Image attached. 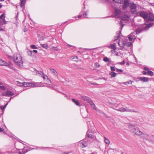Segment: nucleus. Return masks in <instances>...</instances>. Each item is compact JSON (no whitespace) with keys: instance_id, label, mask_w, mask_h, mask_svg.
Listing matches in <instances>:
<instances>
[{"instance_id":"9d476101","label":"nucleus","mask_w":154,"mask_h":154,"mask_svg":"<svg viewBox=\"0 0 154 154\" xmlns=\"http://www.w3.org/2000/svg\"><path fill=\"white\" fill-rule=\"evenodd\" d=\"M148 19L146 20L147 22H148L149 21H152L154 20V15L152 13L148 14L147 16Z\"/></svg>"},{"instance_id":"052dcab7","label":"nucleus","mask_w":154,"mask_h":154,"mask_svg":"<svg viewBox=\"0 0 154 154\" xmlns=\"http://www.w3.org/2000/svg\"><path fill=\"white\" fill-rule=\"evenodd\" d=\"M67 46L69 47H71L72 46L71 45L69 44H67Z\"/></svg>"},{"instance_id":"8fccbe9b","label":"nucleus","mask_w":154,"mask_h":154,"mask_svg":"<svg viewBox=\"0 0 154 154\" xmlns=\"http://www.w3.org/2000/svg\"><path fill=\"white\" fill-rule=\"evenodd\" d=\"M110 68H111V70L112 71H115V69L114 67L113 66H111Z\"/></svg>"},{"instance_id":"69168bd1","label":"nucleus","mask_w":154,"mask_h":154,"mask_svg":"<svg viewBox=\"0 0 154 154\" xmlns=\"http://www.w3.org/2000/svg\"><path fill=\"white\" fill-rule=\"evenodd\" d=\"M65 97H66L67 98H68V96L67 95V94H66L65 95Z\"/></svg>"},{"instance_id":"5fc2aeb1","label":"nucleus","mask_w":154,"mask_h":154,"mask_svg":"<svg viewBox=\"0 0 154 154\" xmlns=\"http://www.w3.org/2000/svg\"><path fill=\"white\" fill-rule=\"evenodd\" d=\"M131 109H125V111L130 112Z\"/></svg>"},{"instance_id":"a878e982","label":"nucleus","mask_w":154,"mask_h":154,"mask_svg":"<svg viewBox=\"0 0 154 154\" xmlns=\"http://www.w3.org/2000/svg\"><path fill=\"white\" fill-rule=\"evenodd\" d=\"M27 147H24L22 149V152H23V154H24L26 152L29 151V150L28 149H25V148H27Z\"/></svg>"},{"instance_id":"5701e85b","label":"nucleus","mask_w":154,"mask_h":154,"mask_svg":"<svg viewBox=\"0 0 154 154\" xmlns=\"http://www.w3.org/2000/svg\"><path fill=\"white\" fill-rule=\"evenodd\" d=\"M139 79L140 81H143L144 82H146L148 81V78H138Z\"/></svg>"},{"instance_id":"e433bc0d","label":"nucleus","mask_w":154,"mask_h":154,"mask_svg":"<svg viewBox=\"0 0 154 154\" xmlns=\"http://www.w3.org/2000/svg\"><path fill=\"white\" fill-rule=\"evenodd\" d=\"M100 66V65L99 64L97 63H96L95 64V65L94 66V67L95 68H98Z\"/></svg>"},{"instance_id":"f257e3e1","label":"nucleus","mask_w":154,"mask_h":154,"mask_svg":"<svg viewBox=\"0 0 154 154\" xmlns=\"http://www.w3.org/2000/svg\"><path fill=\"white\" fill-rule=\"evenodd\" d=\"M121 35V32L120 31L119 33L117 34V38H115L114 40H116L118 38H119V41L118 42L119 45L121 47H123L125 45H126L128 47L130 46L131 45V42H127V39H126L125 37L123 36H120Z\"/></svg>"},{"instance_id":"a211bd4d","label":"nucleus","mask_w":154,"mask_h":154,"mask_svg":"<svg viewBox=\"0 0 154 154\" xmlns=\"http://www.w3.org/2000/svg\"><path fill=\"white\" fill-rule=\"evenodd\" d=\"M144 69L147 71V73L150 76H152L153 75V73L152 72L149 70V69L145 67L144 68Z\"/></svg>"},{"instance_id":"4468645a","label":"nucleus","mask_w":154,"mask_h":154,"mask_svg":"<svg viewBox=\"0 0 154 154\" xmlns=\"http://www.w3.org/2000/svg\"><path fill=\"white\" fill-rule=\"evenodd\" d=\"M87 141L86 140V138H85L83 140V141L81 143V146L82 148H84L87 147L88 145L87 143Z\"/></svg>"},{"instance_id":"e2e57ef3","label":"nucleus","mask_w":154,"mask_h":154,"mask_svg":"<svg viewBox=\"0 0 154 154\" xmlns=\"http://www.w3.org/2000/svg\"><path fill=\"white\" fill-rule=\"evenodd\" d=\"M3 30V28L0 26V31H2Z\"/></svg>"},{"instance_id":"473e14b6","label":"nucleus","mask_w":154,"mask_h":154,"mask_svg":"<svg viewBox=\"0 0 154 154\" xmlns=\"http://www.w3.org/2000/svg\"><path fill=\"white\" fill-rule=\"evenodd\" d=\"M41 45L42 47L46 49H47L48 46V45L47 44H41Z\"/></svg>"},{"instance_id":"c03bdc74","label":"nucleus","mask_w":154,"mask_h":154,"mask_svg":"<svg viewBox=\"0 0 154 154\" xmlns=\"http://www.w3.org/2000/svg\"><path fill=\"white\" fill-rule=\"evenodd\" d=\"M116 71L117 72H123V70L120 69H116Z\"/></svg>"},{"instance_id":"bf43d9fd","label":"nucleus","mask_w":154,"mask_h":154,"mask_svg":"<svg viewBox=\"0 0 154 154\" xmlns=\"http://www.w3.org/2000/svg\"><path fill=\"white\" fill-rule=\"evenodd\" d=\"M33 52H35V53H37V52H38V51H37V50H33Z\"/></svg>"},{"instance_id":"7ed1b4c3","label":"nucleus","mask_w":154,"mask_h":154,"mask_svg":"<svg viewBox=\"0 0 154 154\" xmlns=\"http://www.w3.org/2000/svg\"><path fill=\"white\" fill-rule=\"evenodd\" d=\"M14 60L17 65L20 67H21L23 66V61L22 57L19 54H17L14 56Z\"/></svg>"},{"instance_id":"7c9ffc66","label":"nucleus","mask_w":154,"mask_h":154,"mask_svg":"<svg viewBox=\"0 0 154 154\" xmlns=\"http://www.w3.org/2000/svg\"><path fill=\"white\" fill-rule=\"evenodd\" d=\"M117 110L119 111L124 112L125 111V109L123 107H122L119 108L118 109H117Z\"/></svg>"},{"instance_id":"6ab92c4d","label":"nucleus","mask_w":154,"mask_h":154,"mask_svg":"<svg viewBox=\"0 0 154 154\" xmlns=\"http://www.w3.org/2000/svg\"><path fill=\"white\" fill-rule=\"evenodd\" d=\"M115 15L116 16H119L121 14L120 10L119 9H116L114 13Z\"/></svg>"},{"instance_id":"4be33fe9","label":"nucleus","mask_w":154,"mask_h":154,"mask_svg":"<svg viewBox=\"0 0 154 154\" xmlns=\"http://www.w3.org/2000/svg\"><path fill=\"white\" fill-rule=\"evenodd\" d=\"M43 78L44 79V80L47 82V83L49 85H51V82L49 78Z\"/></svg>"},{"instance_id":"338daca9","label":"nucleus","mask_w":154,"mask_h":154,"mask_svg":"<svg viewBox=\"0 0 154 154\" xmlns=\"http://www.w3.org/2000/svg\"><path fill=\"white\" fill-rule=\"evenodd\" d=\"M91 154H97V153L96 152H92L91 153Z\"/></svg>"},{"instance_id":"4d7b16f0","label":"nucleus","mask_w":154,"mask_h":154,"mask_svg":"<svg viewBox=\"0 0 154 154\" xmlns=\"http://www.w3.org/2000/svg\"><path fill=\"white\" fill-rule=\"evenodd\" d=\"M4 129L2 128H1L0 127V132H3L4 131Z\"/></svg>"},{"instance_id":"1a4fd4ad","label":"nucleus","mask_w":154,"mask_h":154,"mask_svg":"<svg viewBox=\"0 0 154 154\" xmlns=\"http://www.w3.org/2000/svg\"><path fill=\"white\" fill-rule=\"evenodd\" d=\"M0 65L1 66H8L9 68L11 69L13 68L11 65H9L7 63L1 58H0Z\"/></svg>"},{"instance_id":"dca6fc26","label":"nucleus","mask_w":154,"mask_h":154,"mask_svg":"<svg viewBox=\"0 0 154 154\" xmlns=\"http://www.w3.org/2000/svg\"><path fill=\"white\" fill-rule=\"evenodd\" d=\"M90 104L92 108L96 111L100 112V110L98 109L96 107V106L95 104L91 100V102L89 103Z\"/></svg>"},{"instance_id":"20e7f679","label":"nucleus","mask_w":154,"mask_h":154,"mask_svg":"<svg viewBox=\"0 0 154 154\" xmlns=\"http://www.w3.org/2000/svg\"><path fill=\"white\" fill-rule=\"evenodd\" d=\"M88 130L87 132L85 138L87 139V137L88 138L94 139V136L92 134V133H94L95 131L94 127L93 126L91 127V125H89L88 123Z\"/></svg>"},{"instance_id":"39448f33","label":"nucleus","mask_w":154,"mask_h":154,"mask_svg":"<svg viewBox=\"0 0 154 154\" xmlns=\"http://www.w3.org/2000/svg\"><path fill=\"white\" fill-rule=\"evenodd\" d=\"M130 125L133 127L132 129L134 134L138 135H140L143 134V133L139 130L138 128H135V126L132 124H130Z\"/></svg>"},{"instance_id":"de8ad7c7","label":"nucleus","mask_w":154,"mask_h":154,"mask_svg":"<svg viewBox=\"0 0 154 154\" xmlns=\"http://www.w3.org/2000/svg\"><path fill=\"white\" fill-rule=\"evenodd\" d=\"M90 83V84L92 85H97L98 84L97 83H96L94 82H89Z\"/></svg>"},{"instance_id":"2eb2a0df","label":"nucleus","mask_w":154,"mask_h":154,"mask_svg":"<svg viewBox=\"0 0 154 154\" xmlns=\"http://www.w3.org/2000/svg\"><path fill=\"white\" fill-rule=\"evenodd\" d=\"M142 134H143L142 137L144 138L147 140L150 141L151 138V136H150L149 135L145 134L143 133Z\"/></svg>"},{"instance_id":"9b49d317","label":"nucleus","mask_w":154,"mask_h":154,"mask_svg":"<svg viewBox=\"0 0 154 154\" xmlns=\"http://www.w3.org/2000/svg\"><path fill=\"white\" fill-rule=\"evenodd\" d=\"M81 99L86 103H89L91 100L89 97L85 96H83L81 97Z\"/></svg>"},{"instance_id":"680f3d73","label":"nucleus","mask_w":154,"mask_h":154,"mask_svg":"<svg viewBox=\"0 0 154 154\" xmlns=\"http://www.w3.org/2000/svg\"><path fill=\"white\" fill-rule=\"evenodd\" d=\"M143 74H145L146 73V72L145 71H143Z\"/></svg>"},{"instance_id":"412c9836","label":"nucleus","mask_w":154,"mask_h":154,"mask_svg":"<svg viewBox=\"0 0 154 154\" xmlns=\"http://www.w3.org/2000/svg\"><path fill=\"white\" fill-rule=\"evenodd\" d=\"M50 72H51L52 73L53 75H54V76H58V73L54 69H50Z\"/></svg>"},{"instance_id":"79ce46f5","label":"nucleus","mask_w":154,"mask_h":154,"mask_svg":"<svg viewBox=\"0 0 154 154\" xmlns=\"http://www.w3.org/2000/svg\"><path fill=\"white\" fill-rule=\"evenodd\" d=\"M0 88L4 90L6 89V87L3 86H0Z\"/></svg>"},{"instance_id":"ddd939ff","label":"nucleus","mask_w":154,"mask_h":154,"mask_svg":"<svg viewBox=\"0 0 154 154\" xmlns=\"http://www.w3.org/2000/svg\"><path fill=\"white\" fill-rule=\"evenodd\" d=\"M14 95V93L10 91H7L5 93L2 94V96H12Z\"/></svg>"},{"instance_id":"3c124183","label":"nucleus","mask_w":154,"mask_h":154,"mask_svg":"<svg viewBox=\"0 0 154 154\" xmlns=\"http://www.w3.org/2000/svg\"><path fill=\"white\" fill-rule=\"evenodd\" d=\"M130 112H136V113L138 112L137 111H136L134 109H132V110L131 109V111H130Z\"/></svg>"},{"instance_id":"72a5a7b5","label":"nucleus","mask_w":154,"mask_h":154,"mask_svg":"<svg viewBox=\"0 0 154 154\" xmlns=\"http://www.w3.org/2000/svg\"><path fill=\"white\" fill-rule=\"evenodd\" d=\"M117 74L115 72H112L110 73L111 77H115L116 76Z\"/></svg>"},{"instance_id":"2f4dec72","label":"nucleus","mask_w":154,"mask_h":154,"mask_svg":"<svg viewBox=\"0 0 154 154\" xmlns=\"http://www.w3.org/2000/svg\"><path fill=\"white\" fill-rule=\"evenodd\" d=\"M122 19L124 20H128L129 19V17L128 16H125L122 17Z\"/></svg>"},{"instance_id":"09e8293b","label":"nucleus","mask_w":154,"mask_h":154,"mask_svg":"<svg viewBox=\"0 0 154 154\" xmlns=\"http://www.w3.org/2000/svg\"><path fill=\"white\" fill-rule=\"evenodd\" d=\"M119 64L120 65H124L125 64V61L123 60L122 62L119 63Z\"/></svg>"},{"instance_id":"c85d7f7f","label":"nucleus","mask_w":154,"mask_h":154,"mask_svg":"<svg viewBox=\"0 0 154 154\" xmlns=\"http://www.w3.org/2000/svg\"><path fill=\"white\" fill-rule=\"evenodd\" d=\"M152 25V23H149L148 25L146 26L145 29H146L151 27Z\"/></svg>"},{"instance_id":"a18cd8bd","label":"nucleus","mask_w":154,"mask_h":154,"mask_svg":"<svg viewBox=\"0 0 154 154\" xmlns=\"http://www.w3.org/2000/svg\"><path fill=\"white\" fill-rule=\"evenodd\" d=\"M30 47L31 48L33 49H36L37 47H36V46L35 45H32L30 46Z\"/></svg>"},{"instance_id":"f704fd0d","label":"nucleus","mask_w":154,"mask_h":154,"mask_svg":"<svg viewBox=\"0 0 154 154\" xmlns=\"http://www.w3.org/2000/svg\"><path fill=\"white\" fill-rule=\"evenodd\" d=\"M132 83V82L131 80H130L128 81H127L125 82L122 83V84H124L125 85H128L130 84H131Z\"/></svg>"},{"instance_id":"6e6552de","label":"nucleus","mask_w":154,"mask_h":154,"mask_svg":"<svg viewBox=\"0 0 154 154\" xmlns=\"http://www.w3.org/2000/svg\"><path fill=\"white\" fill-rule=\"evenodd\" d=\"M130 7L132 13L135 14L136 12V5L134 3L130 4Z\"/></svg>"},{"instance_id":"423d86ee","label":"nucleus","mask_w":154,"mask_h":154,"mask_svg":"<svg viewBox=\"0 0 154 154\" xmlns=\"http://www.w3.org/2000/svg\"><path fill=\"white\" fill-rule=\"evenodd\" d=\"M5 14H3L0 16V24L2 26H3L4 25L7 23V22L5 19Z\"/></svg>"},{"instance_id":"864d4df0","label":"nucleus","mask_w":154,"mask_h":154,"mask_svg":"<svg viewBox=\"0 0 154 154\" xmlns=\"http://www.w3.org/2000/svg\"><path fill=\"white\" fill-rule=\"evenodd\" d=\"M71 152H72L71 151H70V152H64L62 153V154H69V153H70Z\"/></svg>"},{"instance_id":"0e129e2a","label":"nucleus","mask_w":154,"mask_h":154,"mask_svg":"<svg viewBox=\"0 0 154 154\" xmlns=\"http://www.w3.org/2000/svg\"><path fill=\"white\" fill-rule=\"evenodd\" d=\"M82 17V16L81 15H79L78 16V18H80Z\"/></svg>"},{"instance_id":"cd10ccee","label":"nucleus","mask_w":154,"mask_h":154,"mask_svg":"<svg viewBox=\"0 0 154 154\" xmlns=\"http://www.w3.org/2000/svg\"><path fill=\"white\" fill-rule=\"evenodd\" d=\"M104 138L105 142L106 144L109 145L110 143V141L109 140L105 137H104Z\"/></svg>"},{"instance_id":"c9c22d12","label":"nucleus","mask_w":154,"mask_h":154,"mask_svg":"<svg viewBox=\"0 0 154 154\" xmlns=\"http://www.w3.org/2000/svg\"><path fill=\"white\" fill-rule=\"evenodd\" d=\"M28 55L29 56H31L32 54V51L30 50H29L27 51Z\"/></svg>"},{"instance_id":"a19ab883","label":"nucleus","mask_w":154,"mask_h":154,"mask_svg":"<svg viewBox=\"0 0 154 154\" xmlns=\"http://www.w3.org/2000/svg\"><path fill=\"white\" fill-rule=\"evenodd\" d=\"M119 24H120V26H121V28L122 29L124 26V25L123 24V22L122 21H120V22Z\"/></svg>"},{"instance_id":"6e6d98bb","label":"nucleus","mask_w":154,"mask_h":154,"mask_svg":"<svg viewBox=\"0 0 154 154\" xmlns=\"http://www.w3.org/2000/svg\"><path fill=\"white\" fill-rule=\"evenodd\" d=\"M72 59H77L78 57L76 56H73L72 57Z\"/></svg>"},{"instance_id":"0eeeda50","label":"nucleus","mask_w":154,"mask_h":154,"mask_svg":"<svg viewBox=\"0 0 154 154\" xmlns=\"http://www.w3.org/2000/svg\"><path fill=\"white\" fill-rule=\"evenodd\" d=\"M140 32V31H135L131 33L129 35L128 39L130 41H132L133 39H135L136 38L134 37L135 35L138 34Z\"/></svg>"},{"instance_id":"4c0bfd02","label":"nucleus","mask_w":154,"mask_h":154,"mask_svg":"<svg viewBox=\"0 0 154 154\" xmlns=\"http://www.w3.org/2000/svg\"><path fill=\"white\" fill-rule=\"evenodd\" d=\"M103 60L106 62H107L109 61V59L107 57H104L103 59Z\"/></svg>"},{"instance_id":"774afa93","label":"nucleus","mask_w":154,"mask_h":154,"mask_svg":"<svg viewBox=\"0 0 154 154\" xmlns=\"http://www.w3.org/2000/svg\"><path fill=\"white\" fill-rule=\"evenodd\" d=\"M116 55L117 56H119V54L117 52H116Z\"/></svg>"},{"instance_id":"49530a36","label":"nucleus","mask_w":154,"mask_h":154,"mask_svg":"<svg viewBox=\"0 0 154 154\" xmlns=\"http://www.w3.org/2000/svg\"><path fill=\"white\" fill-rule=\"evenodd\" d=\"M97 79L106 81V78H100V79Z\"/></svg>"},{"instance_id":"ea45409f","label":"nucleus","mask_w":154,"mask_h":154,"mask_svg":"<svg viewBox=\"0 0 154 154\" xmlns=\"http://www.w3.org/2000/svg\"><path fill=\"white\" fill-rule=\"evenodd\" d=\"M150 141L154 143V135L151 136V138Z\"/></svg>"},{"instance_id":"c756f323","label":"nucleus","mask_w":154,"mask_h":154,"mask_svg":"<svg viewBox=\"0 0 154 154\" xmlns=\"http://www.w3.org/2000/svg\"><path fill=\"white\" fill-rule=\"evenodd\" d=\"M26 0H22L21 2V6L23 7L25 5Z\"/></svg>"},{"instance_id":"aec40b11","label":"nucleus","mask_w":154,"mask_h":154,"mask_svg":"<svg viewBox=\"0 0 154 154\" xmlns=\"http://www.w3.org/2000/svg\"><path fill=\"white\" fill-rule=\"evenodd\" d=\"M36 74L37 75H38V76H41L42 77H45V75L41 71H37Z\"/></svg>"},{"instance_id":"b1692460","label":"nucleus","mask_w":154,"mask_h":154,"mask_svg":"<svg viewBox=\"0 0 154 154\" xmlns=\"http://www.w3.org/2000/svg\"><path fill=\"white\" fill-rule=\"evenodd\" d=\"M72 100L77 106H80V103L78 100H76L74 99H72Z\"/></svg>"},{"instance_id":"f8f14e48","label":"nucleus","mask_w":154,"mask_h":154,"mask_svg":"<svg viewBox=\"0 0 154 154\" xmlns=\"http://www.w3.org/2000/svg\"><path fill=\"white\" fill-rule=\"evenodd\" d=\"M148 14L146 13L143 11L140 12L139 13L140 16L143 18L144 19L145 21L146 20L148 19L147 18Z\"/></svg>"},{"instance_id":"58836bf2","label":"nucleus","mask_w":154,"mask_h":154,"mask_svg":"<svg viewBox=\"0 0 154 154\" xmlns=\"http://www.w3.org/2000/svg\"><path fill=\"white\" fill-rule=\"evenodd\" d=\"M8 103H6V104H5V105H4V106H1V109H2V110H3V109H4L5 108H6V107L7 106V105L8 104Z\"/></svg>"},{"instance_id":"bb28decb","label":"nucleus","mask_w":154,"mask_h":154,"mask_svg":"<svg viewBox=\"0 0 154 154\" xmlns=\"http://www.w3.org/2000/svg\"><path fill=\"white\" fill-rule=\"evenodd\" d=\"M111 48L113 50H116V45L115 43H113L111 45Z\"/></svg>"},{"instance_id":"f03ea898","label":"nucleus","mask_w":154,"mask_h":154,"mask_svg":"<svg viewBox=\"0 0 154 154\" xmlns=\"http://www.w3.org/2000/svg\"><path fill=\"white\" fill-rule=\"evenodd\" d=\"M20 86L25 87L31 86L33 87H40L43 86L41 82H23L20 83Z\"/></svg>"},{"instance_id":"37998d69","label":"nucleus","mask_w":154,"mask_h":154,"mask_svg":"<svg viewBox=\"0 0 154 154\" xmlns=\"http://www.w3.org/2000/svg\"><path fill=\"white\" fill-rule=\"evenodd\" d=\"M83 16L84 17L86 18H89V17H87V13L86 12H85V13L83 14Z\"/></svg>"},{"instance_id":"393cba45","label":"nucleus","mask_w":154,"mask_h":154,"mask_svg":"<svg viewBox=\"0 0 154 154\" xmlns=\"http://www.w3.org/2000/svg\"><path fill=\"white\" fill-rule=\"evenodd\" d=\"M116 3L122 4L124 2V0H112Z\"/></svg>"},{"instance_id":"603ef678","label":"nucleus","mask_w":154,"mask_h":154,"mask_svg":"<svg viewBox=\"0 0 154 154\" xmlns=\"http://www.w3.org/2000/svg\"><path fill=\"white\" fill-rule=\"evenodd\" d=\"M109 104L110 105H113V106H115L116 104V103H111V102H110L109 103Z\"/></svg>"},{"instance_id":"f3484780","label":"nucleus","mask_w":154,"mask_h":154,"mask_svg":"<svg viewBox=\"0 0 154 154\" xmlns=\"http://www.w3.org/2000/svg\"><path fill=\"white\" fill-rule=\"evenodd\" d=\"M129 5H130L128 1V0H125L124 2V4L123 7V8L124 10H125L128 7Z\"/></svg>"},{"instance_id":"13d9d810","label":"nucleus","mask_w":154,"mask_h":154,"mask_svg":"<svg viewBox=\"0 0 154 154\" xmlns=\"http://www.w3.org/2000/svg\"><path fill=\"white\" fill-rule=\"evenodd\" d=\"M104 116H105L106 117V118H109V117L106 114H105V113H104Z\"/></svg>"}]
</instances>
